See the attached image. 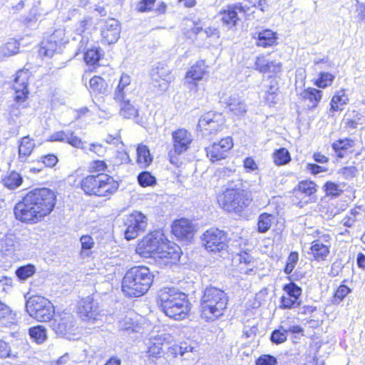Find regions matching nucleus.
Instances as JSON below:
<instances>
[{
  "mask_svg": "<svg viewBox=\"0 0 365 365\" xmlns=\"http://www.w3.org/2000/svg\"><path fill=\"white\" fill-rule=\"evenodd\" d=\"M132 82L131 77L126 73H121L118 83L115 88L113 98V100L123 99L126 96V92Z\"/></svg>",
  "mask_w": 365,
  "mask_h": 365,
  "instance_id": "4c0bfd02",
  "label": "nucleus"
},
{
  "mask_svg": "<svg viewBox=\"0 0 365 365\" xmlns=\"http://www.w3.org/2000/svg\"><path fill=\"white\" fill-rule=\"evenodd\" d=\"M51 324V329L56 334L64 336L74 331L72 314L64 311L54 314Z\"/></svg>",
  "mask_w": 365,
  "mask_h": 365,
  "instance_id": "b1692460",
  "label": "nucleus"
},
{
  "mask_svg": "<svg viewBox=\"0 0 365 365\" xmlns=\"http://www.w3.org/2000/svg\"><path fill=\"white\" fill-rule=\"evenodd\" d=\"M103 53L98 47H91L86 50L83 53V61L88 66L93 68L99 67V61L103 58Z\"/></svg>",
  "mask_w": 365,
  "mask_h": 365,
  "instance_id": "c9c22d12",
  "label": "nucleus"
},
{
  "mask_svg": "<svg viewBox=\"0 0 365 365\" xmlns=\"http://www.w3.org/2000/svg\"><path fill=\"white\" fill-rule=\"evenodd\" d=\"M335 78L336 75L331 72L319 71L312 82L316 88L321 90L331 86Z\"/></svg>",
  "mask_w": 365,
  "mask_h": 365,
  "instance_id": "a19ab883",
  "label": "nucleus"
},
{
  "mask_svg": "<svg viewBox=\"0 0 365 365\" xmlns=\"http://www.w3.org/2000/svg\"><path fill=\"white\" fill-rule=\"evenodd\" d=\"M318 185L314 180H302L291 190L289 198L293 205L302 208L315 200Z\"/></svg>",
  "mask_w": 365,
  "mask_h": 365,
  "instance_id": "9b49d317",
  "label": "nucleus"
},
{
  "mask_svg": "<svg viewBox=\"0 0 365 365\" xmlns=\"http://www.w3.org/2000/svg\"><path fill=\"white\" fill-rule=\"evenodd\" d=\"M2 182L5 187L9 189L14 190L22 184L23 178L20 173L15 170H12L4 176Z\"/></svg>",
  "mask_w": 365,
  "mask_h": 365,
  "instance_id": "de8ad7c7",
  "label": "nucleus"
},
{
  "mask_svg": "<svg viewBox=\"0 0 365 365\" xmlns=\"http://www.w3.org/2000/svg\"><path fill=\"white\" fill-rule=\"evenodd\" d=\"M323 190L325 195L331 198L339 197L344 193V190L340 187V185L331 180L324 184Z\"/></svg>",
  "mask_w": 365,
  "mask_h": 365,
  "instance_id": "8fccbe9b",
  "label": "nucleus"
},
{
  "mask_svg": "<svg viewBox=\"0 0 365 365\" xmlns=\"http://www.w3.org/2000/svg\"><path fill=\"white\" fill-rule=\"evenodd\" d=\"M89 88L94 94L107 95L110 91V86L107 81L101 76L96 75L89 81Z\"/></svg>",
  "mask_w": 365,
  "mask_h": 365,
  "instance_id": "ea45409f",
  "label": "nucleus"
},
{
  "mask_svg": "<svg viewBox=\"0 0 365 365\" xmlns=\"http://www.w3.org/2000/svg\"><path fill=\"white\" fill-rule=\"evenodd\" d=\"M29 334L36 344H43L47 339L46 329L42 325H36L29 329Z\"/></svg>",
  "mask_w": 365,
  "mask_h": 365,
  "instance_id": "09e8293b",
  "label": "nucleus"
},
{
  "mask_svg": "<svg viewBox=\"0 0 365 365\" xmlns=\"http://www.w3.org/2000/svg\"><path fill=\"white\" fill-rule=\"evenodd\" d=\"M276 220L273 214L262 212L259 214L257 222V230L259 233L264 234L268 232Z\"/></svg>",
  "mask_w": 365,
  "mask_h": 365,
  "instance_id": "c03bdc74",
  "label": "nucleus"
},
{
  "mask_svg": "<svg viewBox=\"0 0 365 365\" xmlns=\"http://www.w3.org/2000/svg\"><path fill=\"white\" fill-rule=\"evenodd\" d=\"M322 91L317 88L307 87L300 94V100L309 110L318 107L322 99Z\"/></svg>",
  "mask_w": 365,
  "mask_h": 365,
  "instance_id": "c756f323",
  "label": "nucleus"
},
{
  "mask_svg": "<svg viewBox=\"0 0 365 365\" xmlns=\"http://www.w3.org/2000/svg\"><path fill=\"white\" fill-rule=\"evenodd\" d=\"M273 162L277 166H282L289 163L292 156L286 148H280L274 150L272 154Z\"/></svg>",
  "mask_w": 365,
  "mask_h": 365,
  "instance_id": "a18cd8bd",
  "label": "nucleus"
},
{
  "mask_svg": "<svg viewBox=\"0 0 365 365\" xmlns=\"http://www.w3.org/2000/svg\"><path fill=\"white\" fill-rule=\"evenodd\" d=\"M257 47L267 48L274 47L279 43L278 34L268 28L261 29L252 35Z\"/></svg>",
  "mask_w": 365,
  "mask_h": 365,
  "instance_id": "bb28decb",
  "label": "nucleus"
},
{
  "mask_svg": "<svg viewBox=\"0 0 365 365\" xmlns=\"http://www.w3.org/2000/svg\"><path fill=\"white\" fill-rule=\"evenodd\" d=\"M63 33L60 30L54 31L51 35L43 38L38 44V53L43 57H51L63 43Z\"/></svg>",
  "mask_w": 365,
  "mask_h": 365,
  "instance_id": "5701e85b",
  "label": "nucleus"
},
{
  "mask_svg": "<svg viewBox=\"0 0 365 365\" xmlns=\"http://www.w3.org/2000/svg\"><path fill=\"white\" fill-rule=\"evenodd\" d=\"M18 323L17 315L8 304L0 299V327H11Z\"/></svg>",
  "mask_w": 365,
  "mask_h": 365,
  "instance_id": "72a5a7b5",
  "label": "nucleus"
},
{
  "mask_svg": "<svg viewBox=\"0 0 365 365\" xmlns=\"http://www.w3.org/2000/svg\"><path fill=\"white\" fill-rule=\"evenodd\" d=\"M108 165L104 160H92L88 173L83 176L77 187L87 197L110 200L119 190L120 181L107 173Z\"/></svg>",
  "mask_w": 365,
  "mask_h": 365,
  "instance_id": "f03ea898",
  "label": "nucleus"
},
{
  "mask_svg": "<svg viewBox=\"0 0 365 365\" xmlns=\"http://www.w3.org/2000/svg\"><path fill=\"white\" fill-rule=\"evenodd\" d=\"M225 122V118L222 113L210 110L200 117L197 129L203 135H215L222 130Z\"/></svg>",
  "mask_w": 365,
  "mask_h": 365,
  "instance_id": "4468645a",
  "label": "nucleus"
},
{
  "mask_svg": "<svg viewBox=\"0 0 365 365\" xmlns=\"http://www.w3.org/2000/svg\"><path fill=\"white\" fill-rule=\"evenodd\" d=\"M229 297L225 292L215 287H206L200 299V319L208 323L214 322L225 316Z\"/></svg>",
  "mask_w": 365,
  "mask_h": 365,
  "instance_id": "39448f33",
  "label": "nucleus"
},
{
  "mask_svg": "<svg viewBox=\"0 0 365 365\" xmlns=\"http://www.w3.org/2000/svg\"><path fill=\"white\" fill-rule=\"evenodd\" d=\"M155 275L145 265H135L129 268L121 280V291L128 298L145 295L152 287Z\"/></svg>",
  "mask_w": 365,
  "mask_h": 365,
  "instance_id": "423d86ee",
  "label": "nucleus"
},
{
  "mask_svg": "<svg viewBox=\"0 0 365 365\" xmlns=\"http://www.w3.org/2000/svg\"><path fill=\"white\" fill-rule=\"evenodd\" d=\"M354 112L356 113L354 117L353 118H347L344 121V128L346 130H353L356 128L361 118V115L358 112Z\"/></svg>",
  "mask_w": 365,
  "mask_h": 365,
  "instance_id": "69168bd1",
  "label": "nucleus"
},
{
  "mask_svg": "<svg viewBox=\"0 0 365 365\" xmlns=\"http://www.w3.org/2000/svg\"><path fill=\"white\" fill-rule=\"evenodd\" d=\"M66 142L76 148H81L83 145V141L81 139L75 135L73 131L67 133V140H66Z\"/></svg>",
  "mask_w": 365,
  "mask_h": 365,
  "instance_id": "338daca9",
  "label": "nucleus"
},
{
  "mask_svg": "<svg viewBox=\"0 0 365 365\" xmlns=\"http://www.w3.org/2000/svg\"><path fill=\"white\" fill-rule=\"evenodd\" d=\"M19 358V352L15 351L9 342L0 338V359L17 360Z\"/></svg>",
  "mask_w": 365,
  "mask_h": 365,
  "instance_id": "49530a36",
  "label": "nucleus"
},
{
  "mask_svg": "<svg viewBox=\"0 0 365 365\" xmlns=\"http://www.w3.org/2000/svg\"><path fill=\"white\" fill-rule=\"evenodd\" d=\"M194 348L187 344L185 341L175 343L168 347L166 352L168 359H176L179 356H183L185 354L192 352Z\"/></svg>",
  "mask_w": 365,
  "mask_h": 365,
  "instance_id": "f704fd0d",
  "label": "nucleus"
},
{
  "mask_svg": "<svg viewBox=\"0 0 365 365\" xmlns=\"http://www.w3.org/2000/svg\"><path fill=\"white\" fill-rule=\"evenodd\" d=\"M243 167L247 173H252L258 170V165L253 157L245 158L243 160Z\"/></svg>",
  "mask_w": 365,
  "mask_h": 365,
  "instance_id": "774afa93",
  "label": "nucleus"
},
{
  "mask_svg": "<svg viewBox=\"0 0 365 365\" xmlns=\"http://www.w3.org/2000/svg\"><path fill=\"white\" fill-rule=\"evenodd\" d=\"M156 0H140L137 4L136 10L139 13H148L153 11Z\"/></svg>",
  "mask_w": 365,
  "mask_h": 365,
  "instance_id": "052dcab7",
  "label": "nucleus"
},
{
  "mask_svg": "<svg viewBox=\"0 0 365 365\" xmlns=\"http://www.w3.org/2000/svg\"><path fill=\"white\" fill-rule=\"evenodd\" d=\"M201 244L208 252L219 253L227 250L230 237L228 233L217 227H210L200 237Z\"/></svg>",
  "mask_w": 365,
  "mask_h": 365,
  "instance_id": "9d476101",
  "label": "nucleus"
},
{
  "mask_svg": "<svg viewBox=\"0 0 365 365\" xmlns=\"http://www.w3.org/2000/svg\"><path fill=\"white\" fill-rule=\"evenodd\" d=\"M361 143V140L350 137H344L334 140L331 147L336 159H343L349 155H353L356 158L364 152L365 153V148L359 147V145Z\"/></svg>",
  "mask_w": 365,
  "mask_h": 365,
  "instance_id": "2eb2a0df",
  "label": "nucleus"
},
{
  "mask_svg": "<svg viewBox=\"0 0 365 365\" xmlns=\"http://www.w3.org/2000/svg\"><path fill=\"white\" fill-rule=\"evenodd\" d=\"M254 6L255 4L248 6L245 2L228 4L219 12L222 25L229 29L237 27L242 19L247 20L254 13Z\"/></svg>",
  "mask_w": 365,
  "mask_h": 365,
  "instance_id": "1a4fd4ad",
  "label": "nucleus"
},
{
  "mask_svg": "<svg viewBox=\"0 0 365 365\" xmlns=\"http://www.w3.org/2000/svg\"><path fill=\"white\" fill-rule=\"evenodd\" d=\"M283 294L279 298V308L282 310L292 309L301 305L302 289L293 281L284 284Z\"/></svg>",
  "mask_w": 365,
  "mask_h": 365,
  "instance_id": "dca6fc26",
  "label": "nucleus"
},
{
  "mask_svg": "<svg viewBox=\"0 0 365 365\" xmlns=\"http://www.w3.org/2000/svg\"><path fill=\"white\" fill-rule=\"evenodd\" d=\"M38 162L42 163L45 168H51L58 163V158L56 155L49 153L42 155L38 160Z\"/></svg>",
  "mask_w": 365,
  "mask_h": 365,
  "instance_id": "680f3d73",
  "label": "nucleus"
},
{
  "mask_svg": "<svg viewBox=\"0 0 365 365\" xmlns=\"http://www.w3.org/2000/svg\"><path fill=\"white\" fill-rule=\"evenodd\" d=\"M277 358L271 354H262L255 360V365H277Z\"/></svg>",
  "mask_w": 365,
  "mask_h": 365,
  "instance_id": "e2e57ef3",
  "label": "nucleus"
},
{
  "mask_svg": "<svg viewBox=\"0 0 365 365\" xmlns=\"http://www.w3.org/2000/svg\"><path fill=\"white\" fill-rule=\"evenodd\" d=\"M272 52L260 53L256 56L255 69L262 74L276 75L282 74L284 66L282 62L277 59L271 58Z\"/></svg>",
  "mask_w": 365,
  "mask_h": 365,
  "instance_id": "a211bd4d",
  "label": "nucleus"
},
{
  "mask_svg": "<svg viewBox=\"0 0 365 365\" xmlns=\"http://www.w3.org/2000/svg\"><path fill=\"white\" fill-rule=\"evenodd\" d=\"M282 74L268 76L269 83L264 93V101L269 106L277 103V97L279 92V80Z\"/></svg>",
  "mask_w": 365,
  "mask_h": 365,
  "instance_id": "7c9ffc66",
  "label": "nucleus"
},
{
  "mask_svg": "<svg viewBox=\"0 0 365 365\" xmlns=\"http://www.w3.org/2000/svg\"><path fill=\"white\" fill-rule=\"evenodd\" d=\"M181 255L180 247L164 237L155 259H159L165 265H173L178 263Z\"/></svg>",
  "mask_w": 365,
  "mask_h": 365,
  "instance_id": "6ab92c4d",
  "label": "nucleus"
},
{
  "mask_svg": "<svg viewBox=\"0 0 365 365\" xmlns=\"http://www.w3.org/2000/svg\"><path fill=\"white\" fill-rule=\"evenodd\" d=\"M36 148L34 140L29 135L20 138L18 143V160L26 163Z\"/></svg>",
  "mask_w": 365,
  "mask_h": 365,
  "instance_id": "2f4dec72",
  "label": "nucleus"
},
{
  "mask_svg": "<svg viewBox=\"0 0 365 365\" xmlns=\"http://www.w3.org/2000/svg\"><path fill=\"white\" fill-rule=\"evenodd\" d=\"M357 168L354 165L344 166L340 168L339 173L345 179L352 178L356 175Z\"/></svg>",
  "mask_w": 365,
  "mask_h": 365,
  "instance_id": "0e129e2a",
  "label": "nucleus"
},
{
  "mask_svg": "<svg viewBox=\"0 0 365 365\" xmlns=\"http://www.w3.org/2000/svg\"><path fill=\"white\" fill-rule=\"evenodd\" d=\"M29 71L26 69H20L16 73L13 86L19 88H29Z\"/></svg>",
  "mask_w": 365,
  "mask_h": 365,
  "instance_id": "603ef678",
  "label": "nucleus"
},
{
  "mask_svg": "<svg viewBox=\"0 0 365 365\" xmlns=\"http://www.w3.org/2000/svg\"><path fill=\"white\" fill-rule=\"evenodd\" d=\"M313 236L315 237L310 242L308 254L311 261L322 262L328 259L331 247V236L321 230H316Z\"/></svg>",
  "mask_w": 365,
  "mask_h": 365,
  "instance_id": "f8f14e48",
  "label": "nucleus"
},
{
  "mask_svg": "<svg viewBox=\"0 0 365 365\" xmlns=\"http://www.w3.org/2000/svg\"><path fill=\"white\" fill-rule=\"evenodd\" d=\"M227 107L229 113L233 118H240L247 113L246 104L237 98H230L227 103Z\"/></svg>",
  "mask_w": 365,
  "mask_h": 365,
  "instance_id": "e433bc0d",
  "label": "nucleus"
},
{
  "mask_svg": "<svg viewBox=\"0 0 365 365\" xmlns=\"http://www.w3.org/2000/svg\"><path fill=\"white\" fill-rule=\"evenodd\" d=\"M345 282L344 280L334 290L331 299L333 304H339L351 292V289L344 284Z\"/></svg>",
  "mask_w": 365,
  "mask_h": 365,
  "instance_id": "3c124183",
  "label": "nucleus"
},
{
  "mask_svg": "<svg viewBox=\"0 0 365 365\" xmlns=\"http://www.w3.org/2000/svg\"><path fill=\"white\" fill-rule=\"evenodd\" d=\"M36 272V267L32 264H27L18 267L15 274L18 279L21 281H25L32 277Z\"/></svg>",
  "mask_w": 365,
  "mask_h": 365,
  "instance_id": "5fc2aeb1",
  "label": "nucleus"
},
{
  "mask_svg": "<svg viewBox=\"0 0 365 365\" xmlns=\"http://www.w3.org/2000/svg\"><path fill=\"white\" fill-rule=\"evenodd\" d=\"M153 161L150 150L145 145L140 144L136 149V162L142 168L148 167Z\"/></svg>",
  "mask_w": 365,
  "mask_h": 365,
  "instance_id": "37998d69",
  "label": "nucleus"
},
{
  "mask_svg": "<svg viewBox=\"0 0 365 365\" xmlns=\"http://www.w3.org/2000/svg\"><path fill=\"white\" fill-rule=\"evenodd\" d=\"M81 257L89 256L91 254L90 250L94 247L95 242L93 238L89 235H83L80 237Z\"/></svg>",
  "mask_w": 365,
  "mask_h": 365,
  "instance_id": "864d4df0",
  "label": "nucleus"
},
{
  "mask_svg": "<svg viewBox=\"0 0 365 365\" xmlns=\"http://www.w3.org/2000/svg\"><path fill=\"white\" fill-rule=\"evenodd\" d=\"M124 225V237L127 240H131L136 238L140 232L145 230L147 218L141 212H133L127 216Z\"/></svg>",
  "mask_w": 365,
  "mask_h": 365,
  "instance_id": "412c9836",
  "label": "nucleus"
},
{
  "mask_svg": "<svg viewBox=\"0 0 365 365\" xmlns=\"http://www.w3.org/2000/svg\"><path fill=\"white\" fill-rule=\"evenodd\" d=\"M120 25L118 21L108 20L101 30L102 41L106 44L115 43L120 37Z\"/></svg>",
  "mask_w": 365,
  "mask_h": 365,
  "instance_id": "c85d7f7f",
  "label": "nucleus"
},
{
  "mask_svg": "<svg viewBox=\"0 0 365 365\" xmlns=\"http://www.w3.org/2000/svg\"><path fill=\"white\" fill-rule=\"evenodd\" d=\"M13 89L14 91V101L16 104L22 105L29 99V88H19L13 86Z\"/></svg>",
  "mask_w": 365,
  "mask_h": 365,
  "instance_id": "13d9d810",
  "label": "nucleus"
},
{
  "mask_svg": "<svg viewBox=\"0 0 365 365\" xmlns=\"http://www.w3.org/2000/svg\"><path fill=\"white\" fill-rule=\"evenodd\" d=\"M159 309L168 318L182 321L190 314L192 304L188 295L172 286L161 287L155 298Z\"/></svg>",
  "mask_w": 365,
  "mask_h": 365,
  "instance_id": "20e7f679",
  "label": "nucleus"
},
{
  "mask_svg": "<svg viewBox=\"0 0 365 365\" xmlns=\"http://www.w3.org/2000/svg\"><path fill=\"white\" fill-rule=\"evenodd\" d=\"M234 145L233 139L230 136L222 138L205 148L207 157L212 163L225 159L227 153Z\"/></svg>",
  "mask_w": 365,
  "mask_h": 365,
  "instance_id": "aec40b11",
  "label": "nucleus"
},
{
  "mask_svg": "<svg viewBox=\"0 0 365 365\" xmlns=\"http://www.w3.org/2000/svg\"><path fill=\"white\" fill-rule=\"evenodd\" d=\"M26 309L31 317L40 322H51L55 314L51 302L40 294L31 296L26 301Z\"/></svg>",
  "mask_w": 365,
  "mask_h": 365,
  "instance_id": "6e6552de",
  "label": "nucleus"
},
{
  "mask_svg": "<svg viewBox=\"0 0 365 365\" xmlns=\"http://www.w3.org/2000/svg\"><path fill=\"white\" fill-rule=\"evenodd\" d=\"M152 78L154 87L160 91H167L175 80L172 71L163 65H159L153 70Z\"/></svg>",
  "mask_w": 365,
  "mask_h": 365,
  "instance_id": "a878e982",
  "label": "nucleus"
},
{
  "mask_svg": "<svg viewBox=\"0 0 365 365\" xmlns=\"http://www.w3.org/2000/svg\"><path fill=\"white\" fill-rule=\"evenodd\" d=\"M163 237V235L157 230L148 232L137 242L135 248V253L143 258L155 259Z\"/></svg>",
  "mask_w": 365,
  "mask_h": 365,
  "instance_id": "ddd939ff",
  "label": "nucleus"
},
{
  "mask_svg": "<svg viewBox=\"0 0 365 365\" xmlns=\"http://www.w3.org/2000/svg\"><path fill=\"white\" fill-rule=\"evenodd\" d=\"M196 231L195 225L185 217L175 220L171 225L172 234L180 241L190 242Z\"/></svg>",
  "mask_w": 365,
  "mask_h": 365,
  "instance_id": "4be33fe9",
  "label": "nucleus"
},
{
  "mask_svg": "<svg viewBox=\"0 0 365 365\" xmlns=\"http://www.w3.org/2000/svg\"><path fill=\"white\" fill-rule=\"evenodd\" d=\"M173 146L168 151L169 162L178 168L182 164L181 155L186 153L193 141L190 131L185 128H178L171 133Z\"/></svg>",
  "mask_w": 365,
  "mask_h": 365,
  "instance_id": "0eeeda50",
  "label": "nucleus"
},
{
  "mask_svg": "<svg viewBox=\"0 0 365 365\" xmlns=\"http://www.w3.org/2000/svg\"><path fill=\"white\" fill-rule=\"evenodd\" d=\"M288 331L282 326L274 329L270 335V341L274 344H281L287 339Z\"/></svg>",
  "mask_w": 365,
  "mask_h": 365,
  "instance_id": "6e6d98bb",
  "label": "nucleus"
},
{
  "mask_svg": "<svg viewBox=\"0 0 365 365\" xmlns=\"http://www.w3.org/2000/svg\"><path fill=\"white\" fill-rule=\"evenodd\" d=\"M235 266L242 274L251 275L257 272L256 259L252 255V250L243 249L235 255Z\"/></svg>",
  "mask_w": 365,
  "mask_h": 365,
  "instance_id": "393cba45",
  "label": "nucleus"
},
{
  "mask_svg": "<svg viewBox=\"0 0 365 365\" xmlns=\"http://www.w3.org/2000/svg\"><path fill=\"white\" fill-rule=\"evenodd\" d=\"M349 102V98L347 90L341 88L333 94L329 103V110L331 113L341 112Z\"/></svg>",
  "mask_w": 365,
  "mask_h": 365,
  "instance_id": "473e14b6",
  "label": "nucleus"
},
{
  "mask_svg": "<svg viewBox=\"0 0 365 365\" xmlns=\"http://www.w3.org/2000/svg\"><path fill=\"white\" fill-rule=\"evenodd\" d=\"M138 184L143 187L153 186L156 184V178L148 171L140 172L138 177Z\"/></svg>",
  "mask_w": 365,
  "mask_h": 365,
  "instance_id": "4d7b16f0",
  "label": "nucleus"
},
{
  "mask_svg": "<svg viewBox=\"0 0 365 365\" xmlns=\"http://www.w3.org/2000/svg\"><path fill=\"white\" fill-rule=\"evenodd\" d=\"M240 185L234 184V180L216 195L219 207L227 214L242 216L248 211L253 202L252 191L243 186V180L239 179Z\"/></svg>",
  "mask_w": 365,
  "mask_h": 365,
  "instance_id": "7ed1b4c3",
  "label": "nucleus"
},
{
  "mask_svg": "<svg viewBox=\"0 0 365 365\" xmlns=\"http://www.w3.org/2000/svg\"><path fill=\"white\" fill-rule=\"evenodd\" d=\"M56 193L48 187H36L28 191L14 207L15 219L26 225L45 220L54 210Z\"/></svg>",
  "mask_w": 365,
  "mask_h": 365,
  "instance_id": "f257e3e1",
  "label": "nucleus"
},
{
  "mask_svg": "<svg viewBox=\"0 0 365 365\" xmlns=\"http://www.w3.org/2000/svg\"><path fill=\"white\" fill-rule=\"evenodd\" d=\"M77 314L83 321L96 322L99 315L98 304L93 299H82L77 307Z\"/></svg>",
  "mask_w": 365,
  "mask_h": 365,
  "instance_id": "cd10ccee",
  "label": "nucleus"
},
{
  "mask_svg": "<svg viewBox=\"0 0 365 365\" xmlns=\"http://www.w3.org/2000/svg\"><path fill=\"white\" fill-rule=\"evenodd\" d=\"M299 259V254L297 252H291L287 257V263L284 267V272L289 274L294 270Z\"/></svg>",
  "mask_w": 365,
  "mask_h": 365,
  "instance_id": "bf43d9fd",
  "label": "nucleus"
},
{
  "mask_svg": "<svg viewBox=\"0 0 365 365\" xmlns=\"http://www.w3.org/2000/svg\"><path fill=\"white\" fill-rule=\"evenodd\" d=\"M120 107L119 112L125 118H131L138 115V109L135 104L127 97L123 99L114 100Z\"/></svg>",
  "mask_w": 365,
  "mask_h": 365,
  "instance_id": "58836bf2",
  "label": "nucleus"
},
{
  "mask_svg": "<svg viewBox=\"0 0 365 365\" xmlns=\"http://www.w3.org/2000/svg\"><path fill=\"white\" fill-rule=\"evenodd\" d=\"M165 339L162 337H154L150 339L148 347L147 355L150 359H158L162 356Z\"/></svg>",
  "mask_w": 365,
  "mask_h": 365,
  "instance_id": "79ce46f5",
  "label": "nucleus"
},
{
  "mask_svg": "<svg viewBox=\"0 0 365 365\" xmlns=\"http://www.w3.org/2000/svg\"><path fill=\"white\" fill-rule=\"evenodd\" d=\"M209 76V65L205 60L196 61L190 66L185 73L186 83L190 86V91L197 92L198 83L207 79Z\"/></svg>",
  "mask_w": 365,
  "mask_h": 365,
  "instance_id": "f3484780",
  "label": "nucleus"
}]
</instances>
